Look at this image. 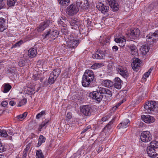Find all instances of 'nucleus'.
<instances>
[{
  "label": "nucleus",
  "mask_w": 158,
  "mask_h": 158,
  "mask_svg": "<svg viewBox=\"0 0 158 158\" xmlns=\"http://www.w3.org/2000/svg\"><path fill=\"white\" fill-rule=\"evenodd\" d=\"M140 31L137 28H135L131 31L129 37L131 39H135L137 38L139 36Z\"/></svg>",
  "instance_id": "9"
},
{
  "label": "nucleus",
  "mask_w": 158,
  "mask_h": 158,
  "mask_svg": "<svg viewBox=\"0 0 158 158\" xmlns=\"http://www.w3.org/2000/svg\"><path fill=\"white\" fill-rule=\"evenodd\" d=\"M153 69V67H151L149 69L148 72H147L144 74V76L143 77V78H144V79H146L148 77L149 75L150 74L152 71Z\"/></svg>",
  "instance_id": "44"
},
{
  "label": "nucleus",
  "mask_w": 158,
  "mask_h": 158,
  "mask_svg": "<svg viewBox=\"0 0 158 158\" xmlns=\"http://www.w3.org/2000/svg\"><path fill=\"white\" fill-rule=\"evenodd\" d=\"M0 136L4 137H7L8 134L6 131L4 130H2L0 133Z\"/></svg>",
  "instance_id": "45"
},
{
  "label": "nucleus",
  "mask_w": 158,
  "mask_h": 158,
  "mask_svg": "<svg viewBox=\"0 0 158 158\" xmlns=\"http://www.w3.org/2000/svg\"><path fill=\"white\" fill-rule=\"evenodd\" d=\"M16 0H7V4L9 6H14Z\"/></svg>",
  "instance_id": "43"
},
{
  "label": "nucleus",
  "mask_w": 158,
  "mask_h": 158,
  "mask_svg": "<svg viewBox=\"0 0 158 158\" xmlns=\"http://www.w3.org/2000/svg\"><path fill=\"white\" fill-rule=\"evenodd\" d=\"M60 72V69L59 68H58L54 69L52 71V72L50 74H51L52 75H53L54 77H56V78H57L59 75Z\"/></svg>",
  "instance_id": "28"
},
{
  "label": "nucleus",
  "mask_w": 158,
  "mask_h": 158,
  "mask_svg": "<svg viewBox=\"0 0 158 158\" xmlns=\"http://www.w3.org/2000/svg\"><path fill=\"white\" fill-rule=\"evenodd\" d=\"M56 78V77H54L53 75L50 74V76L48 80V83L51 85L53 84Z\"/></svg>",
  "instance_id": "36"
},
{
  "label": "nucleus",
  "mask_w": 158,
  "mask_h": 158,
  "mask_svg": "<svg viewBox=\"0 0 158 158\" xmlns=\"http://www.w3.org/2000/svg\"><path fill=\"white\" fill-rule=\"evenodd\" d=\"M99 41L101 44L104 47H106L107 45H108L109 39L106 36H101L99 39Z\"/></svg>",
  "instance_id": "16"
},
{
  "label": "nucleus",
  "mask_w": 158,
  "mask_h": 158,
  "mask_svg": "<svg viewBox=\"0 0 158 158\" xmlns=\"http://www.w3.org/2000/svg\"><path fill=\"white\" fill-rule=\"evenodd\" d=\"M104 94H106V95L109 97H111L112 96V94L111 91L108 89H106Z\"/></svg>",
  "instance_id": "51"
},
{
  "label": "nucleus",
  "mask_w": 158,
  "mask_h": 158,
  "mask_svg": "<svg viewBox=\"0 0 158 158\" xmlns=\"http://www.w3.org/2000/svg\"><path fill=\"white\" fill-rule=\"evenodd\" d=\"M37 53V51L34 48H31L29 49L28 51V55L31 57H35Z\"/></svg>",
  "instance_id": "26"
},
{
  "label": "nucleus",
  "mask_w": 158,
  "mask_h": 158,
  "mask_svg": "<svg viewBox=\"0 0 158 158\" xmlns=\"http://www.w3.org/2000/svg\"><path fill=\"white\" fill-rule=\"evenodd\" d=\"M70 24L71 28L72 29H75L77 28V26L79 24V23L75 20H73L71 21Z\"/></svg>",
  "instance_id": "34"
},
{
  "label": "nucleus",
  "mask_w": 158,
  "mask_h": 158,
  "mask_svg": "<svg viewBox=\"0 0 158 158\" xmlns=\"http://www.w3.org/2000/svg\"><path fill=\"white\" fill-rule=\"evenodd\" d=\"M149 146L152 148L155 149L158 148V142L156 140L152 141L150 143Z\"/></svg>",
  "instance_id": "33"
},
{
  "label": "nucleus",
  "mask_w": 158,
  "mask_h": 158,
  "mask_svg": "<svg viewBox=\"0 0 158 158\" xmlns=\"http://www.w3.org/2000/svg\"><path fill=\"white\" fill-rule=\"evenodd\" d=\"M89 95L90 98L93 99H95L98 102L101 101L102 98V94L97 91L90 93Z\"/></svg>",
  "instance_id": "5"
},
{
  "label": "nucleus",
  "mask_w": 158,
  "mask_h": 158,
  "mask_svg": "<svg viewBox=\"0 0 158 158\" xmlns=\"http://www.w3.org/2000/svg\"><path fill=\"white\" fill-rule=\"evenodd\" d=\"M50 24L49 20H47L40 23L37 28V31L39 32H41L44 30Z\"/></svg>",
  "instance_id": "6"
},
{
  "label": "nucleus",
  "mask_w": 158,
  "mask_h": 158,
  "mask_svg": "<svg viewBox=\"0 0 158 158\" xmlns=\"http://www.w3.org/2000/svg\"><path fill=\"white\" fill-rule=\"evenodd\" d=\"M27 102V99L25 98H23L22 100L19 102L18 104V106H21L25 105Z\"/></svg>",
  "instance_id": "42"
},
{
  "label": "nucleus",
  "mask_w": 158,
  "mask_h": 158,
  "mask_svg": "<svg viewBox=\"0 0 158 158\" xmlns=\"http://www.w3.org/2000/svg\"><path fill=\"white\" fill-rule=\"evenodd\" d=\"M108 117L107 116H106L102 118V121L105 122L108 119Z\"/></svg>",
  "instance_id": "61"
},
{
  "label": "nucleus",
  "mask_w": 158,
  "mask_h": 158,
  "mask_svg": "<svg viewBox=\"0 0 158 158\" xmlns=\"http://www.w3.org/2000/svg\"><path fill=\"white\" fill-rule=\"evenodd\" d=\"M109 4L114 11L118 10L119 6L118 3L115 0H108Z\"/></svg>",
  "instance_id": "11"
},
{
  "label": "nucleus",
  "mask_w": 158,
  "mask_h": 158,
  "mask_svg": "<svg viewBox=\"0 0 158 158\" xmlns=\"http://www.w3.org/2000/svg\"><path fill=\"white\" fill-rule=\"evenodd\" d=\"M27 114V112H25L22 114L17 116L16 118L17 119L20 120L21 119H24L26 117Z\"/></svg>",
  "instance_id": "41"
},
{
  "label": "nucleus",
  "mask_w": 158,
  "mask_h": 158,
  "mask_svg": "<svg viewBox=\"0 0 158 158\" xmlns=\"http://www.w3.org/2000/svg\"><path fill=\"white\" fill-rule=\"evenodd\" d=\"M23 43V41L20 40L17 43H15V44L13 45L12 48H15L17 47H19Z\"/></svg>",
  "instance_id": "47"
},
{
  "label": "nucleus",
  "mask_w": 158,
  "mask_h": 158,
  "mask_svg": "<svg viewBox=\"0 0 158 158\" xmlns=\"http://www.w3.org/2000/svg\"><path fill=\"white\" fill-rule=\"evenodd\" d=\"M101 84L102 85L108 88L111 87L113 85V82L109 80H103L102 81Z\"/></svg>",
  "instance_id": "24"
},
{
  "label": "nucleus",
  "mask_w": 158,
  "mask_h": 158,
  "mask_svg": "<svg viewBox=\"0 0 158 158\" xmlns=\"http://www.w3.org/2000/svg\"><path fill=\"white\" fill-rule=\"evenodd\" d=\"M116 70L119 73L124 77H127L128 76V73L127 70L121 66H118L116 68Z\"/></svg>",
  "instance_id": "15"
},
{
  "label": "nucleus",
  "mask_w": 158,
  "mask_h": 158,
  "mask_svg": "<svg viewBox=\"0 0 158 158\" xmlns=\"http://www.w3.org/2000/svg\"><path fill=\"white\" fill-rule=\"evenodd\" d=\"M7 104L8 102L6 101H2L1 103V105L3 107H6Z\"/></svg>",
  "instance_id": "55"
},
{
  "label": "nucleus",
  "mask_w": 158,
  "mask_h": 158,
  "mask_svg": "<svg viewBox=\"0 0 158 158\" xmlns=\"http://www.w3.org/2000/svg\"><path fill=\"white\" fill-rule=\"evenodd\" d=\"M5 148L2 145V143L0 144V152H4L5 150Z\"/></svg>",
  "instance_id": "53"
},
{
  "label": "nucleus",
  "mask_w": 158,
  "mask_h": 158,
  "mask_svg": "<svg viewBox=\"0 0 158 158\" xmlns=\"http://www.w3.org/2000/svg\"><path fill=\"white\" fill-rule=\"evenodd\" d=\"M51 34L50 38L52 40H54L57 38L58 35V32L56 30L54 31L50 30Z\"/></svg>",
  "instance_id": "27"
},
{
  "label": "nucleus",
  "mask_w": 158,
  "mask_h": 158,
  "mask_svg": "<svg viewBox=\"0 0 158 158\" xmlns=\"http://www.w3.org/2000/svg\"><path fill=\"white\" fill-rule=\"evenodd\" d=\"M112 49L114 51L116 52L118 50V48L116 46H114L112 47Z\"/></svg>",
  "instance_id": "58"
},
{
  "label": "nucleus",
  "mask_w": 158,
  "mask_h": 158,
  "mask_svg": "<svg viewBox=\"0 0 158 158\" xmlns=\"http://www.w3.org/2000/svg\"><path fill=\"white\" fill-rule=\"evenodd\" d=\"M90 128V127L89 126H88L85 129L81 132V134L85 132H86L87 130L89 129Z\"/></svg>",
  "instance_id": "57"
},
{
  "label": "nucleus",
  "mask_w": 158,
  "mask_h": 158,
  "mask_svg": "<svg viewBox=\"0 0 158 158\" xmlns=\"http://www.w3.org/2000/svg\"><path fill=\"white\" fill-rule=\"evenodd\" d=\"M83 1H84V0H77L76 3L77 5L78 6H80L81 5Z\"/></svg>",
  "instance_id": "54"
},
{
  "label": "nucleus",
  "mask_w": 158,
  "mask_h": 158,
  "mask_svg": "<svg viewBox=\"0 0 158 158\" xmlns=\"http://www.w3.org/2000/svg\"><path fill=\"white\" fill-rule=\"evenodd\" d=\"M94 78V73L91 70H86L83 76L82 84L85 87L88 86Z\"/></svg>",
  "instance_id": "1"
},
{
  "label": "nucleus",
  "mask_w": 158,
  "mask_h": 158,
  "mask_svg": "<svg viewBox=\"0 0 158 158\" xmlns=\"http://www.w3.org/2000/svg\"><path fill=\"white\" fill-rule=\"evenodd\" d=\"M4 3L2 0H0V10L4 6Z\"/></svg>",
  "instance_id": "56"
},
{
  "label": "nucleus",
  "mask_w": 158,
  "mask_h": 158,
  "mask_svg": "<svg viewBox=\"0 0 158 158\" xmlns=\"http://www.w3.org/2000/svg\"><path fill=\"white\" fill-rule=\"evenodd\" d=\"M121 104V103H118L116 105L114 106H113V108L112 109V110H114V108H117Z\"/></svg>",
  "instance_id": "59"
},
{
  "label": "nucleus",
  "mask_w": 158,
  "mask_h": 158,
  "mask_svg": "<svg viewBox=\"0 0 158 158\" xmlns=\"http://www.w3.org/2000/svg\"><path fill=\"white\" fill-rule=\"evenodd\" d=\"M50 30L48 31L47 33H44L43 35V36L44 39H48L50 38Z\"/></svg>",
  "instance_id": "46"
},
{
  "label": "nucleus",
  "mask_w": 158,
  "mask_h": 158,
  "mask_svg": "<svg viewBox=\"0 0 158 158\" xmlns=\"http://www.w3.org/2000/svg\"><path fill=\"white\" fill-rule=\"evenodd\" d=\"M130 121L129 119H126L123 122L120 123L117 127L118 129L120 128H125L129 126Z\"/></svg>",
  "instance_id": "22"
},
{
  "label": "nucleus",
  "mask_w": 158,
  "mask_h": 158,
  "mask_svg": "<svg viewBox=\"0 0 158 158\" xmlns=\"http://www.w3.org/2000/svg\"><path fill=\"white\" fill-rule=\"evenodd\" d=\"M97 8L98 10L100 11L102 13L105 14L108 12L109 9V7L106 6L103 4L100 3L97 6Z\"/></svg>",
  "instance_id": "17"
},
{
  "label": "nucleus",
  "mask_w": 158,
  "mask_h": 158,
  "mask_svg": "<svg viewBox=\"0 0 158 158\" xmlns=\"http://www.w3.org/2000/svg\"><path fill=\"white\" fill-rule=\"evenodd\" d=\"M78 10L76 6L73 4L70 5L66 9V13L69 15H73L76 14Z\"/></svg>",
  "instance_id": "4"
},
{
  "label": "nucleus",
  "mask_w": 158,
  "mask_h": 158,
  "mask_svg": "<svg viewBox=\"0 0 158 158\" xmlns=\"http://www.w3.org/2000/svg\"><path fill=\"white\" fill-rule=\"evenodd\" d=\"M3 86L4 88L3 92L4 93L8 92L11 88V86L8 83L4 84Z\"/></svg>",
  "instance_id": "30"
},
{
  "label": "nucleus",
  "mask_w": 158,
  "mask_h": 158,
  "mask_svg": "<svg viewBox=\"0 0 158 158\" xmlns=\"http://www.w3.org/2000/svg\"><path fill=\"white\" fill-rule=\"evenodd\" d=\"M80 43V40H76L73 39L67 41V46L70 48H76Z\"/></svg>",
  "instance_id": "7"
},
{
  "label": "nucleus",
  "mask_w": 158,
  "mask_h": 158,
  "mask_svg": "<svg viewBox=\"0 0 158 158\" xmlns=\"http://www.w3.org/2000/svg\"><path fill=\"white\" fill-rule=\"evenodd\" d=\"M105 56V54L102 51H100L97 52L92 55V57L93 59H101L103 58Z\"/></svg>",
  "instance_id": "20"
},
{
  "label": "nucleus",
  "mask_w": 158,
  "mask_h": 158,
  "mask_svg": "<svg viewBox=\"0 0 158 158\" xmlns=\"http://www.w3.org/2000/svg\"><path fill=\"white\" fill-rule=\"evenodd\" d=\"M114 41L116 43L119 44V45L122 47L124 46L126 43V40L123 36L116 37L114 38Z\"/></svg>",
  "instance_id": "14"
},
{
  "label": "nucleus",
  "mask_w": 158,
  "mask_h": 158,
  "mask_svg": "<svg viewBox=\"0 0 158 158\" xmlns=\"http://www.w3.org/2000/svg\"><path fill=\"white\" fill-rule=\"evenodd\" d=\"M144 107L145 110H147L154 111L156 110L158 111V104H157L155 101L146 103Z\"/></svg>",
  "instance_id": "2"
},
{
  "label": "nucleus",
  "mask_w": 158,
  "mask_h": 158,
  "mask_svg": "<svg viewBox=\"0 0 158 158\" xmlns=\"http://www.w3.org/2000/svg\"><path fill=\"white\" fill-rule=\"evenodd\" d=\"M40 77V75L38 74H33V78L35 81L38 80Z\"/></svg>",
  "instance_id": "50"
},
{
  "label": "nucleus",
  "mask_w": 158,
  "mask_h": 158,
  "mask_svg": "<svg viewBox=\"0 0 158 158\" xmlns=\"http://www.w3.org/2000/svg\"><path fill=\"white\" fill-rule=\"evenodd\" d=\"M36 158H44L42 151L41 150H37L36 152Z\"/></svg>",
  "instance_id": "37"
},
{
  "label": "nucleus",
  "mask_w": 158,
  "mask_h": 158,
  "mask_svg": "<svg viewBox=\"0 0 158 158\" xmlns=\"http://www.w3.org/2000/svg\"><path fill=\"white\" fill-rule=\"evenodd\" d=\"M7 27L6 20L3 18H0V31H3Z\"/></svg>",
  "instance_id": "18"
},
{
  "label": "nucleus",
  "mask_w": 158,
  "mask_h": 158,
  "mask_svg": "<svg viewBox=\"0 0 158 158\" xmlns=\"http://www.w3.org/2000/svg\"><path fill=\"white\" fill-rule=\"evenodd\" d=\"M45 140L46 138L43 135H40L38 139L37 147H39L43 143H44Z\"/></svg>",
  "instance_id": "31"
},
{
  "label": "nucleus",
  "mask_w": 158,
  "mask_h": 158,
  "mask_svg": "<svg viewBox=\"0 0 158 158\" xmlns=\"http://www.w3.org/2000/svg\"><path fill=\"white\" fill-rule=\"evenodd\" d=\"M112 123V121H110L108 124L104 128V130H108L110 129L112 127L111 125Z\"/></svg>",
  "instance_id": "48"
},
{
  "label": "nucleus",
  "mask_w": 158,
  "mask_h": 158,
  "mask_svg": "<svg viewBox=\"0 0 158 158\" xmlns=\"http://www.w3.org/2000/svg\"><path fill=\"white\" fill-rule=\"evenodd\" d=\"M86 21L88 25L89 26V25H90V24L91 23V21L90 20L87 19L86 20Z\"/></svg>",
  "instance_id": "64"
},
{
  "label": "nucleus",
  "mask_w": 158,
  "mask_h": 158,
  "mask_svg": "<svg viewBox=\"0 0 158 158\" xmlns=\"http://www.w3.org/2000/svg\"><path fill=\"white\" fill-rule=\"evenodd\" d=\"M104 65V64L101 63H95L91 66V68L93 69H96L102 67Z\"/></svg>",
  "instance_id": "32"
},
{
  "label": "nucleus",
  "mask_w": 158,
  "mask_h": 158,
  "mask_svg": "<svg viewBox=\"0 0 158 158\" xmlns=\"http://www.w3.org/2000/svg\"><path fill=\"white\" fill-rule=\"evenodd\" d=\"M60 4L63 6H68L69 4L70 0H58Z\"/></svg>",
  "instance_id": "35"
},
{
  "label": "nucleus",
  "mask_w": 158,
  "mask_h": 158,
  "mask_svg": "<svg viewBox=\"0 0 158 158\" xmlns=\"http://www.w3.org/2000/svg\"><path fill=\"white\" fill-rule=\"evenodd\" d=\"M146 38L148 40H151L153 42H156L158 40V30L156 31L154 33H149L146 36Z\"/></svg>",
  "instance_id": "8"
},
{
  "label": "nucleus",
  "mask_w": 158,
  "mask_h": 158,
  "mask_svg": "<svg viewBox=\"0 0 158 158\" xmlns=\"http://www.w3.org/2000/svg\"><path fill=\"white\" fill-rule=\"evenodd\" d=\"M114 87L115 88L120 89L121 87V84L122 81L118 77H116L114 79Z\"/></svg>",
  "instance_id": "21"
},
{
  "label": "nucleus",
  "mask_w": 158,
  "mask_h": 158,
  "mask_svg": "<svg viewBox=\"0 0 158 158\" xmlns=\"http://www.w3.org/2000/svg\"><path fill=\"white\" fill-rule=\"evenodd\" d=\"M142 119L146 123H150L155 121L154 118L152 116L149 115H142L141 116Z\"/></svg>",
  "instance_id": "13"
},
{
  "label": "nucleus",
  "mask_w": 158,
  "mask_h": 158,
  "mask_svg": "<svg viewBox=\"0 0 158 158\" xmlns=\"http://www.w3.org/2000/svg\"><path fill=\"white\" fill-rule=\"evenodd\" d=\"M9 104L11 106H14L15 105L16 103L14 101H11L9 102Z\"/></svg>",
  "instance_id": "60"
},
{
  "label": "nucleus",
  "mask_w": 158,
  "mask_h": 158,
  "mask_svg": "<svg viewBox=\"0 0 158 158\" xmlns=\"http://www.w3.org/2000/svg\"><path fill=\"white\" fill-rule=\"evenodd\" d=\"M45 113V112L44 110L40 112L37 114L36 116V118L39 119L42 116L44 115Z\"/></svg>",
  "instance_id": "49"
},
{
  "label": "nucleus",
  "mask_w": 158,
  "mask_h": 158,
  "mask_svg": "<svg viewBox=\"0 0 158 158\" xmlns=\"http://www.w3.org/2000/svg\"><path fill=\"white\" fill-rule=\"evenodd\" d=\"M106 89L105 88L98 86L96 89V91L102 94L105 93Z\"/></svg>",
  "instance_id": "39"
},
{
  "label": "nucleus",
  "mask_w": 158,
  "mask_h": 158,
  "mask_svg": "<svg viewBox=\"0 0 158 158\" xmlns=\"http://www.w3.org/2000/svg\"><path fill=\"white\" fill-rule=\"evenodd\" d=\"M146 151L148 156L152 158H155L158 155L155 152V149L150 147L148 146L147 148Z\"/></svg>",
  "instance_id": "12"
},
{
  "label": "nucleus",
  "mask_w": 158,
  "mask_h": 158,
  "mask_svg": "<svg viewBox=\"0 0 158 158\" xmlns=\"http://www.w3.org/2000/svg\"><path fill=\"white\" fill-rule=\"evenodd\" d=\"M81 111L85 115L89 116L91 115L92 110L89 105H85L81 109Z\"/></svg>",
  "instance_id": "10"
},
{
  "label": "nucleus",
  "mask_w": 158,
  "mask_h": 158,
  "mask_svg": "<svg viewBox=\"0 0 158 158\" xmlns=\"http://www.w3.org/2000/svg\"><path fill=\"white\" fill-rule=\"evenodd\" d=\"M30 148V146L29 145H27L26 147L24 149V151L25 152H27L28 150Z\"/></svg>",
  "instance_id": "62"
},
{
  "label": "nucleus",
  "mask_w": 158,
  "mask_h": 158,
  "mask_svg": "<svg viewBox=\"0 0 158 158\" xmlns=\"http://www.w3.org/2000/svg\"><path fill=\"white\" fill-rule=\"evenodd\" d=\"M24 92L26 94L31 95L34 94L35 93L34 89L30 87H26L25 88Z\"/></svg>",
  "instance_id": "23"
},
{
  "label": "nucleus",
  "mask_w": 158,
  "mask_h": 158,
  "mask_svg": "<svg viewBox=\"0 0 158 158\" xmlns=\"http://www.w3.org/2000/svg\"><path fill=\"white\" fill-rule=\"evenodd\" d=\"M49 121V120L48 119H46L44 120L40 126L39 129H41L43 127H45Z\"/></svg>",
  "instance_id": "40"
},
{
  "label": "nucleus",
  "mask_w": 158,
  "mask_h": 158,
  "mask_svg": "<svg viewBox=\"0 0 158 158\" xmlns=\"http://www.w3.org/2000/svg\"><path fill=\"white\" fill-rule=\"evenodd\" d=\"M148 47L146 45H143L140 48V50L141 54L143 55H145L149 51Z\"/></svg>",
  "instance_id": "29"
},
{
  "label": "nucleus",
  "mask_w": 158,
  "mask_h": 158,
  "mask_svg": "<svg viewBox=\"0 0 158 158\" xmlns=\"http://www.w3.org/2000/svg\"><path fill=\"white\" fill-rule=\"evenodd\" d=\"M58 23L59 26L61 27H63L62 28L64 30H66L67 29V25L66 24H64V23L61 20V19H60L58 21Z\"/></svg>",
  "instance_id": "38"
},
{
  "label": "nucleus",
  "mask_w": 158,
  "mask_h": 158,
  "mask_svg": "<svg viewBox=\"0 0 158 158\" xmlns=\"http://www.w3.org/2000/svg\"><path fill=\"white\" fill-rule=\"evenodd\" d=\"M140 139L144 142H148L152 139V135L150 132L149 131H143L140 135Z\"/></svg>",
  "instance_id": "3"
},
{
  "label": "nucleus",
  "mask_w": 158,
  "mask_h": 158,
  "mask_svg": "<svg viewBox=\"0 0 158 158\" xmlns=\"http://www.w3.org/2000/svg\"><path fill=\"white\" fill-rule=\"evenodd\" d=\"M66 117L69 119H70L72 118L71 114L70 113H68L66 115Z\"/></svg>",
  "instance_id": "63"
},
{
  "label": "nucleus",
  "mask_w": 158,
  "mask_h": 158,
  "mask_svg": "<svg viewBox=\"0 0 158 158\" xmlns=\"http://www.w3.org/2000/svg\"><path fill=\"white\" fill-rule=\"evenodd\" d=\"M130 51L131 54L133 56H135L137 55V49L136 46L133 44H131L128 47Z\"/></svg>",
  "instance_id": "25"
},
{
  "label": "nucleus",
  "mask_w": 158,
  "mask_h": 158,
  "mask_svg": "<svg viewBox=\"0 0 158 158\" xmlns=\"http://www.w3.org/2000/svg\"><path fill=\"white\" fill-rule=\"evenodd\" d=\"M140 61L139 59L135 58L134 59L131 64L133 69L135 71H137L138 68L140 66Z\"/></svg>",
  "instance_id": "19"
},
{
  "label": "nucleus",
  "mask_w": 158,
  "mask_h": 158,
  "mask_svg": "<svg viewBox=\"0 0 158 158\" xmlns=\"http://www.w3.org/2000/svg\"><path fill=\"white\" fill-rule=\"evenodd\" d=\"M24 61L23 60H20L19 62L18 63V64L20 67H22L23 66L24 64Z\"/></svg>",
  "instance_id": "52"
}]
</instances>
